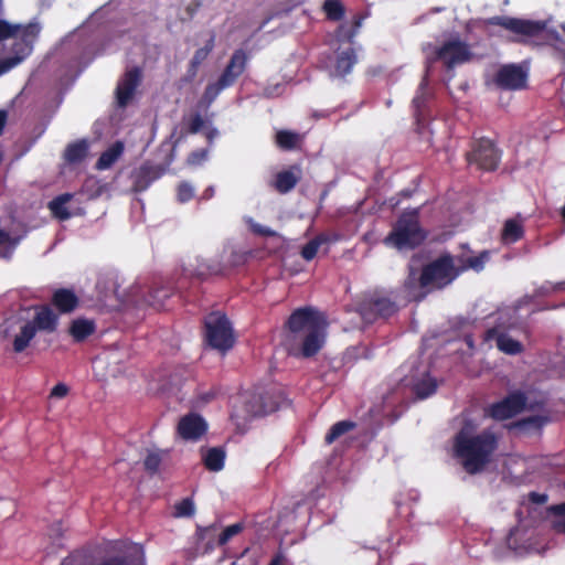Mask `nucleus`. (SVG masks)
Returning <instances> with one entry per match:
<instances>
[{"instance_id":"1","label":"nucleus","mask_w":565,"mask_h":565,"mask_svg":"<svg viewBox=\"0 0 565 565\" xmlns=\"http://www.w3.org/2000/svg\"><path fill=\"white\" fill-rule=\"evenodd\" d=\"M327 327V320L320 311L311 307L299 308L287 321L281 344L291 355L313 356L324 344Z\"/></svg>"},{"instance_id":"2","label":"nucleus","mask_w":565,"mask_h":565,"mask_svg":"<svg viewBox=\"0 0 565 565\" xmlns=\"http://www.w3.org/2000/svg\"><path fill=\"white\" fill-rule=\"evenodd\" d=\"M498 438L490 429L477 433L472 422H466L456 435L454 449L463 469L475 475L482 471L490 462L497 449Z\"/></svg>"},{"instance_id":"3","label":"nucleus","mask_w":565,"mask_h":565,"mask_svg":"<svg viewBox=\"0 0 565 565\" xmlns=\"http://www.w3.org/2000/svg\"><path fill=\"white\" fill-rule=\"evenodd\" d=\"M61 565H145V553L137 543L115 542L90 552H75Z\"/></svg>"},{"instance_id":"4","label":"nucleus","mask_w":565,"mask_h":565,"mask_svg":"<svg viewBox=\"0 0 565 565\" xmlns=\"http://www.w3.org/2000/svg\"><path fill=\"white\" fill-rule=\"evenodd\" d=\"M425 237V232L419 225L418 211L413 210L404 212L398 217L384 244L401 250L418 246Z\"/></svg>"},{"instance_id":"5","label":"nucleus","mask_w":565,"mask_h":565,"mask_svg":"<svg viewBox=\"0 0 565 565\" xmlns=\"http://www.w3.org/2000/svg\"><path fill=\"white\" fill-rule=\"evenodd\" d=\"M515 327V310H500L498 312L495 324L487 330L484 340L488 342H494L495 347L505 354H519L523 351V344L509 333Z\"/></svg>"},{"instance_id":"6","label":"nucleus","mask_w":565,"mask_h":565,"mask_svg":"<svg viewBox=\"0 0 565 565\" xmlns=\"http://www.w3.org/2000/svg\"><path fill=\"white\" fill-rule=\"evenodd\" d=\"M459 275L455 259L449 256H441L424 267L418 285L423 288H443L449 285Z\"/></svg>"},{"instance_id":"7","label":"nucleus","mask_w":565,"mask_h":565,"mask_svg":"<svg viewBox=\"0 0 565 565\" xmlns=\"http://www.w3.org/2000/svg\"><path fill=\"white\" fill-rule=\"evenodd\" d=\"M205 339L209 345L225 352L234 344L231 322L225 315L212 312L205 318Z\"/></svg>"},{"instance_id":"8","label":"nucleus","mask_w":565,"mask_h":565,"mask_svg":"<svg viewBox=\"0 0 565 565\" xmlns=\"http://www.w3.org/2000/svg\"><path fill=\"white\" fill-rule=\"evenodd\" d=\"M246 63V53L243 50L235 51L217 82L206 86L204 92V99L210 104L220 95L223 89L232 86L245 71Z\"/></svg>"},{"instance_id":"9","label":"nucleus","mask_w":565,"mask_h":565,"mask_svg":"<svg viewBox=\"0 0 565 565\" xmlns=\"http://www.w3.org/2000/svg\"><path fill=\"white\" fill-rule=\"evenodd\" d=\"M471 55L467 43L458 38H452L446 41L441 46L434 49L431 53H427V58L428 61H441L450 71L468 62Z\"/></svg>"},{"instance_id":"10","label":"nucleus","mask_w":565,"mask_h":565,"mask_svg":"<svg viewBox=\"0 0 565 565\" xmlns=\"http://www.w3.org/2000/svg\"><path fill=\"white\" fill-rule=\"evenodd\" d=\"M396 310L395 302L377 294L365 297L359 306V313L366 323H372L377 318H388Z\"/></svg>"},{"instance_id":"11","label":"nucleus","mask_w":565,"mask_h":565,"mask_svg":"<svg viewBox=\"0 0 565 565\" xmlns=\"http://www.w3.org/2000/svg\"><path fill=\"white\" fill-rule=\"evenodd\" d=\"M470 164L475 163L482 170H494L500 160V153L489 139H480L475 145L472 152L467 154Z\"/></svg>"},{"instance_id":"12","label":"nucleus","mask_w":565,"mask_h":565,"mask_svg":"<svg viewBox=\"0 0 565 565\" xmlns=\"http://www.w3.org/2000/svg\"><path fill=\"white\" fill-rule=\"evenodd\" d=\"M488 23L502 26L515 34L525 36L539 35L545 29L544 22L523 20L511 17H492L488 20Z\"/></svg>"},{"instance_id":"13","label":"nucleus","mask_w":565,"mask_h":565,"mask_svg":"<svg viewBox=\"0 0 565 565\" xmlns=\"http://www.w3.org/2000/svg\"><path fill=\"white\" fill-rule=\"evenodd\" d=\"M526 398L523 393H513L488 408V415L498 420H504L519 414L525 407Z\"/></svg>"},{"instance_id":"14","label":"nucleus","mask_w":565,"mask_h":565,"mask_svg":"<svg viewBox=\"0 0 565 565\" xmlns=\"http://www.w3.org/2000/svg\"><path fill=\"white\" fill-rule=\"evenodd\" d=\"M141 81V72L138 67L128 70L116 88V100L119 107H126L134 97V94Z\"/></svg>"},{"instance_id":"15","label":"nucleus","mask_w":565,"mask_h":565,"mask_svg":"<svg viewBox=\"0 0 565 565\" xmlns=\"http://www.w3.org/2000/svg\"><path fill=\"white\" fill-rule=\"evenodd\" d=\"M207 430V424L199 414L190 413L178 424V434L184 440L196 441Z\"/></svg>"},{"instance_id":"16","label":"nucleus","mask_w":565,"mask_h":565,"mask_svg":"<svg viewBox=\"0 0 565 565\" xmlns=\"http://www.w3.org/2000/svg\"><path fill=\"white\" fill-rule=\"evenodd\" d=\"M39 23L11 24L4 20H0V40L9 38H20L26 46L39 35L40 33Z\"/></svg>"},{"instance_id":"17","label":"nucleus","mask_w":565,"mask_h":565,"mask_svg":"<svg viewBox=\"0 0 565 565\" xmlns=\"http://www.w3.org/2000/svg\"><path fill=\"white\" fill-rule=\"evenodd\" d=\"M495 83L503 89H521L525 86L526 73L518 65H504L498 71Z\"/></svg>"},{"instance_id":"18","label":"nucleus","mask_w":565,"mask_h":565,"mask_svg":"<svg viewBox=\"0 0 565 565\" xmlns=\"http://www.w3.org/2000/svg\"><path fill=\"white\" fill-rule=\"evenodd\" d=\"M245 411L243 414L237 413V417L249 418L254 416H263L275 412L279 405L277 402L267 401L260 394L243 395Z\"/></svg>"},{"instance_id":"19","label":"nucleus","mask_w":565,"mask_h":565,"mask_svg":"<svg viewBox=\"0 0 565 565\" xmlns=\"http://www.w3.org/2000/svg\"><path fill=\"white\" fill-rule=\"evenodd\" d=\"M118 281L115 275L109 274L99 277L96 284V290L98 299L103 302H107L111 298H118Z\"/></svg>"},{"instance_id":"20","label":"nucleus","mask_w":565,"mask_h":565,"mask_svg":"<svg viewBox=\"0 0 565 565\" xmlns=\"http://www.w3.org/2000/svg\"><path fill=\"white\" fill-rule=\"evenodd\" d=\"M30 323L34 324L36 331L53 332L57 326V316L51 308L42 307L36 311L33 321Z\"/></svg>"},{"instance_id":"21","label":"nucleus","mask_w":565,"mask_h":565,"mask_svg":"<svg viewBox=\"0 0 565 565\" xmlns=\"http://www.w3.org/2000/svg\"><path fill=\"white\" fill-rule=\"evenodd\" d=\"M299 179L300 171L298 168L294 167L277 173L274 185L279 193H287L296 186Z\"/></svg>"},{"instance_id":"22","label":"nucleus","mask_w":565,"mask_h":565,"mask_svg":"<svg viewBox=\"0 0 565 565\" xmlns=\"http://www.w3.org/2000/svg\"><path fill=\"white\" fill-rule=\"evenodd\" d=\"M22 239V235L0 228V258L10 259Z\"/></svg>"},{"instance_id":"23","label":"nucleus","mask_w":565,"mask_h":565,"mask_svg":"<svg viewBox=\"0 0 565 565\" xmlns=\"http://www.w3.org/2000/svg\"><path fill=\"white\" fill-rule=\"evenodd\" d=\"M523 218L520 216L509 218L505 221L502 228V241L505 244H512L523 236Z\"/></svg>"},{"instance_id":"24","label":"nucleus","mask_w":565,"mask_h":565,"mask_svg":"<svg viewBox=\"0 0 565 565\" xmlns=\"http://www.w3.org/2000/svg\"><path fill=\"white\" fill-rule=\"evenodd\" d=\"M356 62V56L353 49L349 47L341 52L335 62V66L331 72L332 76L343 77L349 74Z\"/></svg>"},{"instance_id":"25","label":"nucleus","mask_w":565,"mask_h":565,"mask_svg":"<svg viewBox=\"0 0 565 565\" xmlns=\"http://www.w3.org/2000/svg\"><path fill=\"white\" fill-rule=\"evenodd\" d=\"M95 328L93 320L78 318L71 323L70 334L73 337L74 341L81 342L93 334Z\"/></svg>"},{"instance_id":"26","label":"nucleus","mask_w":565,"mask_h":565,"mask_svg":"<svg viewBox=\"0 0 565 565\" xmlns=\"http://www.w3.org/2000/svg\"><path fill=\"white\" fill-rule=\"evenodd\" d=\"M122 152L124 143L121 141H116L111 147H109L106 151H104L100 154L99 159L96 162V169H109L119 159Z\"/></svg>"},{"instance_id":"27","label":"nucleus","mask_w":565,"mask_h":565,"mask_svg":"<svg viewBox=\"0 0 565 565\" xmlns=\"http://www.w3.org/2000/svg\"><path fill=\"white\" fill-rule=\"evenodd\" d=\"M77 297L68 289H60L54 292L53 303L61 312H71L77 306Z\"/></svg>"},{"instance_id":"28","label":"nucleus","mask_w":565,"mask_h":565,"mask_svg":"<svg viewBox=\"0 0 565 565\" xmlns=\"http://www.w3.org/2000/svg\"><path fill=\"white\" fill-rule=\"evenodd\" d=\"M489 259V253L482 252L478 256H471L467 258H458L457 268L459 274L466 269H473L475 271H481L484 268L486 263Z\"/></svg>"},{"instance_id":"29","label":"nucleus","mask_w":565,"mask_h":565,"mask_svg":"<svg viewBox=\"0 0 565 565\" xmlns=\"http://www.w3.org/2000/svg\"><path fill=\"white\" fill-rule=\"evenodd\" d=\"M225 452L222 448H210L203 454L205 467L211 471H220L224 467Z\"/></svg>"},{"instance_id":"30","label":"nucleus","mask_w":565,"mask_h":565,"mask_svg":"<svg viewBox=\"0 0 565 565\" xmlns=\"http://www.w3.org/2000/svg\"><path fill=\"white\" fill-rule=\"evenodd\" d=\"M36 329L33 323L26 322L19 334L15 335L13 341V349L15 352H22L34 338Z\"/></svg>"},{"instance_id":"31","label":"nucleus","mask_w":565,"mask_h":565,"mask_svg":"<svg viewBox=\"0 0 565 565\" xmlns=\"http://www.w3.org/2000/svg\"><path fill=\"white\" fill-rule=\"evenodd\" d=\"M88 152V143L85 140H81L71 143L65 150V159L71 163L82 161Z\"/></svg>"},{"instance_id":"32","label":"nucleus","mask_w":565,"mask_h":565,"mask_svg":"<svg viewBox=\"0 0 565 565\" xmlns=\"http://www.w3.org/2000/svg\"><path fill=\"white\" fill-rule=\"evenodd\" d=\"M301 141L302 136L294 131L280 130L276 134L277 145L286 150L296 148Z\"/></svg>"},{"instance_id":"33","label":"nucleus","mask_w":565,"mask_h":565,"mask_svg":"<svg viewBox=\"0 0 565 565\" xmlns=\"http://www.w3.org/2000/svg\"><path fill=\"white\" fill-rule=\"evenodd\" d=\"M72 199L71 194H62L49 203L51 212L60 220H67L71 213L66 209V203Z\"/></svg>"},{"instance_id":"34","label":"nucleus","mask_w":565,"mask_h":565,"mask_svg":"<svg viewBox=\"0 0 565 565\" xmlns=\"http://www.w3.org/2000/svg\"><path fill=\"white\" fill-rule=\"evenodd\" d=\"M213 49H214V36L212 35L206 41V43L203 47H200L195 51V53L190 62L192 75L196 74L198 67L207 58V56L213 51Z\"/></svg>"},{"instance_id":"35","label":"nucleus","mask_w":565,"mask_h":565,"mask_svg":"<svg viewBox=\"0 0 565 565\" xmlns=\"http://www.w3.org/2000/svg\"><path fill=\"white\" fill-rule=\"evenodd\" d=\"M355 424L350 420H342L335 423L329 430V433L326 435V443L328 445L332 444L337 439H339L342 435L347 434L351 429H353Z\"/></svg>"},{"instance_id":"36","label":"nucleus","mask_w":565,"mask_h":565,"mask_svg":"<svg viewBox=\"0 0 565 565\" xmlns=\"http://www.w3.org/2000/svg\"><path fill=\"white\" fill-rule=\"evenodd\" d=\"M328 242V236L324 235V234H321L319 236H317L316 238L311 239L310 242H308L301 249V256L306 259V260H311L315 258V256L317 255L318 253V249L319 247L323 244V243H327Z\"/></svg>"},{"instance_id":"37","label":"nucleus","mask_w":565,"mask_h":565,"mask_svg":"<svg viewBox=\"0 0 565 565\" xmlns=\"http://www.w3.org/2000/svg\"><path fill=\"white\" fill-rule=\"evenodd\" d=\"M548 422V418L543 415H532L522 418L518 422L516 426L523 430H537L542 428L546 423Z\"/></svg>"},{"instance_id":"38","label":"nucleus","mask_w":565,"mask_h":565,"mask_svg":"<svg viewBox=\"0 0 565 565\" xmlns=\"http://www.w3.org/2000/svg\"><path fill=\"white\" fill-rule=\"evenodd\" d=\"M437 383L430 376H426L425 379L416 383L414 386L415 393L419 398H426L430 396L431 394L435 393Z\"/></svg>"},{"instance_id":"39","label":"nucleus","mask_w":565,"mask_h":565,"mask_svg":"<svg viewBox=\"0 0 565 565\" xmlns=\"http://www.w3.org/2000/svg\"><path fill=\"white\" fill-rule=\"evenodd\" d=\"M195 512V505L192 499L185 498L175 503L173 515L175 518H190Z\"/></svg>"},{"instance_id":"40","label":"nucleus","mask_w":565,"mask_h":565,"mask_svg":"<svg viewBox=\"0 0 565 565\" xmlns=\"http://www.w3.org/2000/svg\"><path fill=\"white\" fill-rule=\"evenodd\" d=\"M327 17L333 21H339L344 14V9L338 0H327L323 4Z\"/></svg>"},{"instance_id":"41","label":"nucleus","mask_w":565,"mask_h":565,"mask_svg":"<svg viewBox=\"0 0 565 565\" xmlns=\"http://www.w3.org/2000/svg\"><path fill=\"white\" fill-rule=\"evenodd\" d=\"M551 510L556 514L552 526L557 533H565V502L559 505L552 507Z\"/></svg>"},{"instance_id":"42","label":"nucleus","mask_w":565,"mask_h":565,"mask_svg":"<svg viewBox=\"0 0 565 565\" xmlns=\"http://www.w3.org/2000/svg\"><path fill=\"white\" fill-rule=\"evenodd\" d=\"M428 98L427 81L424 78L419 84L416 95L413 98L414 108L419 111Z\"/></svg>"},{"instance_id":"43","label":"nucleus","mask_w":565,"mask_h":565,"mask_svg":"<svg viewBox=\"0 0 565 565\" xmlns=\"http://www.w3.org/2000/svg\"><path fill=\"white\" fill-rule=\"evenodd\" d=\"M162 460V455L158 450H149L145 458V468L150 472H156Z\"/></svg>"},{"instance_id":"44","label":"nucleus","mask_w":565,"mask_h":565,"mask_svg":"<svg viewBox=\"0 0 565 565\" xmlns=\"http://www.w3.org/2000/svg\"><path fill=\"white\" fill-rule=\"evenodd\" d=\"M196 263H198L196 265L189 264L184 268V271L188 275L195 276V277H204L205 275L211 273V268L204 262L196 259Z\"/></svg>"},{"instance_id":"45","label":"nucleus","mask_w":565,"mask_h":565,"mask_svg":"<svg viewBox=\"0 0 565 565\" xmlns=\"http://www.w3.org/2000/svg\"><path fill=\"white\" fill-rule=\"evenodd\" d=\"M242 531L239 523L227 526L218 536V545L226 544L233 536L237 535Z\"/></svg>"},{"instance_id":"46","label":"nucleus","mask_w":565,"mask_h":565,"mask_svg":"<svg viewBox=\"0 0 565 565\" xmlns=\"http://www.w3.org/2000/svg\"><path fill=\"white\" fill-rule=\"evenodd\" d=\"M194 195V188L188 183L182 182L178 188V200L181 203L190 201Z\"/></svg>"},{"instance_id":"47","label":"nucleus","mask_w":565,"mask_h":565,"mask_svg":"<svg viewBox=\"0 0 565 565\" xmlns=\"http://www.w3.org/2000/svg\"><path fill=\"white\" fill-rule=\"evenodd\" d=\"M563 290H565V281H561L557 284H552L550 281H546L545 284H543L540 287L539 294L545 296V295H548L552 292H558V291H563Z\"/></svg>"},{"instance_id":"48","label":"nucleus","mask_w":565,"mask_h":565,"mask_svg":"<svg viewBox=\"0 0 565 565\" xmlns=\"http://www.w3.org/2000/svg\"><path fill=\"white\" fill-rule=\"evenodd\" d=\"M23 56L9 57L0 62V75L7 73L14 66L21 63Z\"/></svg>"},{"instance_id":"49","label":"nucleus","mask_w":565,"mask_h":565,"mask_svg":"<svg viewBox=\"0 0 565 565\" xmlns=\"http://www.w3.org/2000/svg\"><path fill=\"white\" fill-rule=\"evenodd\" d=\"M206 158H207V151L206 150H199V151L192 152L188 157L186 161L191 166H198V164H201L203 161H205Z\"/></svg>"},{"instance_id":"50","label":"nucleus","mask_w":565,"mask_h":565,"mask_svg":"<svg viewBox=\"0 0 565 565\" xmlns=\"http://www.w3.org/2000/svg\"><path fill=\"white\" fill-rule=\"evenodd\" d=\"M285 85L282 83L270 84L265 88L267 97H276L284 93Z\"/></svg>"},{"instance_id":"51","label":"nucleus","mask_w":565,"mask_h":565,"mask_svg":"<svg viewBox=\"0 0 565 565\" xmlns=\"http://www.w3.org/2000/svg\"><path fill=\"white\" fill-rule=\"evenodd\" d=\"M203 124H204V121H203V118L201 117V115L200 114L194 115L190 121V126H189L190 132L191 134L199 132L202 129Z\"/></svg>"},{"instance_id":"52","label":"nucleus","mask_w":565,"mask_h":565,"mask_svg":"<svg viewBox=\"0 0 565 565\" xmlns=\"http://www.w3.org/2000/svg\"><path fill=\"white\" fill-rule=\"evenodd\" d=\"M67 393H68V387L65 384L60 383L52 388L51 397L62 398V397L66 396Z\"/></svg>"},{"instance_id":"53","label":"nucleus","mask_w":565,"mask_h":565,"mask_svg":"<svg viewBox=\"0 0 565 565\" xmlns=\"http://www.w3.org/2000/svg\"><path fill=\"white\" fill-rule=\"evenodd\" d=\"M253 231L257 234L264 235V236H274L275 232L268 227L258 225V224H250Z\"/></svg>"},{"instance_id":"54","label":"nucleus","mask_w":565,"mask_h":565,"mask_svg":"<svg viewBox=\"0 0 565 565\" xmlns=\"http://www.w3.org/2000/svg\"><path fill=\"white\" fill-rule=\"evenodd\" d=\"M529 499L535 504H543L547 501V495L545 493L531 492Z\"/></svg>"},{"instance_id":"55","label":"nucleus","mask_w":565,"mask_h":565,"mask_svg":"<svg viewBox=\"0 0 565 565\" xmlns=\"http://www.w3.org/2000/svg\"><path fill=\"white\" fill-rule=\"evenodd\" d=\"M416 276H417L416 270L411 267L408 279L405 282L406 288H408L409 290L417 286V282H416L417 277Z\"/></svg>"},{"instance_id":"56","label":"nucleus","mask_w":565,"mask_h":565,"mask_svg":"<svg viewBox=\"0 0 565 565\" xmlns=\"http://www.w3.org/2000/svg\"><path fill=\"white\" fill-rule=\"evenodd\" d=\"M62 533H63V524L62 522H56L54 523L52 526H51V530H50V535L53 537V539H58L62 536Z\"/></svg>"},{"instance_id":"57","label":"nucleus","mask_w":565,"mask_h":565,"mask_svg":"<svg viewBox=\"0 0 565 565\" xmlns=\"http://www.w3.org/2000/svg\"><path fill=\"white\" fill-rule=\"evenodd\" d=\"M145 173H146V170H143V169H142V170L140 171V174L137 177V180H136V188H137V190H145V189L148 186V184H149L148 182H145V183H143V182L141 181V177H142V174H145Z\"/></svg>"},{"instance_id":"58","label":"nucleus","mask_w":565,"mask_h":565,"mask_svg":"<svg viewBox=\"0 0 565 565\" xmlns=\"http://www.w3.org/2000/svg\"><path fill=\"white\" fill-rule=\"evenodd\" d=\"M7 119H8V114L6 110H0V135L2 134L3 131V128L7 124Z\"/></svg>"},{"instance_id":"59","label":"nucleus","mask_w":565,"mask_h":565,"mask_svg":"<svg viewBox=\"0 0 565 565\" xmlns=\"http://www.w3.org/2000/svg\"><path fill=\"white\" fill-rule=\"evenodd\" d=\"M214 193H215V189H214V186H212V185H211V186H209V188L204 191V193H203V195H202V199H203V200H209V199L213 198Z\"/></svg>"},{"instance_id":"60","label":"nucleus","mask_w":565,"mask_h":565,"mask_svg":"<svg viewBox=\"0 0 565 565\" xmlns=\"http://www.w3.org/2000/svg\"><path fill=\"white\" fill-rule=\"evenodd\" d=\"M280 562H281V556L277 555L276 557H274L271 559V562L268 565H280Z\"/></svg>"},{"instance_id":"61","label":"nucleus","mask_w":565,"mask_h":565,"mask_svg":"<svg viewBox=\"0 0 565 565\" xmlns=\"http://www.w3.org/2000/svg\"><path fill=\"white\" fill-rule=\"evenodd\" d=\"M562 217H563V220L565 221V205H564V206H563V209H562Z\"/></svg>"},{"instance_id":"62","label":"nucleus","mask_w":565,"mask_h":565,"mask_svg":"<svg viewBox=\"0 0 565 565\" xmlns=\"http://www.w3.org/2000/svg\"><path fill=\"white\" fill-rule=\"evenodd\" d=\"M409 297L416 298V295H414V294H412V292L409 291Z\"/></svg>"},{"instance_id":"63","label":"nucleus","mask_w":565,"mask_h":565,"mask_svg":"<svg viewBox=\"0 0 565 565\" xmlns=\"http://www.w3.org/2000/svg\"><path fill=\"white\" fill-rule=\"evenodd\" d=\"M562 344L565 348V338L562 340Z\"/></svg>"}]
</instances>
